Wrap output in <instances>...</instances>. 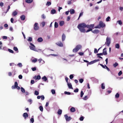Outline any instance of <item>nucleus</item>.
Here are the masks:
<instances>
[{"label":"nucleus","instance_id":"nucleus-45","mask_svg":"<svg viewBox=\"0 0 123 123\" xmlns=\"http://www.w3.org/2000/svg\"><path fill=\"white\" fill-rule=\"evenodd\" d=\"M118 63L117 62H116L115 63L113 64V66L115 68L117 66H118Z\"/></svg>","mask_w":123,"mask_h":123},{"label":"nucleus","instance_id":"nucleus-5","mask_svg":"<svg viewBox=\"0 0 123 123\" xmlns=\"http://www.w3.org/2000/svg\"><path fill=\"white\" fill-rule=\"evenodd\" d=\"M30 44L31 46H29V47L31 49L36 51H38L35 48V47L33 44L31 43H30Z\"/></svg>","mask_w":123,"mask_h":123},{"label":"nucleus","instance_id":"nucleus-12","mask_svg":"<svg viewBox=\"0 0 123 123\" xmlns=\"http://www.w3.org/2000/svg\"><path fill=\"white\" fill-rule=\"evenodd\" d=\"M56 44L60 47H62L63 46L62 43L60 42L57 43H56Z\"/></svg>","mask_w":123,"mask_h":123},{"label":"nucleus","instance_id":"nucleus-11","mask_svg":"<svg viewBox=\"0 0 123 123\" xmlns=\"http://www.w3.org/2000/svg\"><path fill=\"white\" fill-rule=\"evenodd\" d=\"M41 76L39 75H38L37 76H35L33 77V79L36 80H39L41 79Z\"/></svg>","mask_w":123,"mask_h":123},{"label":"nucleus","instance_id":"nucleus-48","mask_svg":"<svg viewBox=\"0 0 123 123\" xmlns=\"http://www.w3.org/2000/svg\"><path fill=\"white\" fill-rule=\"evenodd\" d=\"M84 94V93L82 91H81L80 93V97L82 98Z\"/></svg>","mask_w":123,"mask_h":123},{"label":"nucleus","instance_id":"nucleus-42","mask_svg":"<svg viewBox=\"0 0 123 123\" xmlns=\"http://www.w3.org/2000/svg\"><path fill=\"white\" fill-rule=\"evenodd\" d=\"M28 101L31 104L32 103V101L31 99H29L28 100Z\"/></svg>","mask_w":123,"mask_h":123},{"label":"nucleus","instance_id":"nucleus-23","mask_svg":"<svg viewBox=\"0 0 123 123\" xmlns=\"http://www.w3.org/2000/svg\"><path fill=\"white\" fill-rule=\"evenodd\" d=\"M70 111L72 112H74L75 111V108L74 107H72L70 109Z\"/></svg>","mask_w":123,"mask_h":123},{"label":"nucleus","instance_id":"nucleus-58","mask_svg":"<svg viewBox=\"0 0 123 123\" xmlns=\"http://www.w3.org/2000/svg\"><path fill=\"white\" fill-rule=\"evenodd\" d=\"M88 50L89 51V55H91L92 54V52H91L89 50V49H86V50Z\"/></svg>","mask_w":123,"mask_h":123},{"label":"nucleus","instance_id":"nucleus-40","mask_svg":"<svg viewBox=\"0 0 123 123\" xmlns=\"http://www.w3.org/2000/svg\"><path fill=\"white\" fill-rule=\"evenodd\" d=\"M88 98V97L87 96H86L83 98V99L84 100H87Z\"/></svg>","mask_w":123,"mask_h":123},{"label":"nucleus","instance_id":"nucleus-3","mask_svg":"<svg viewBox=\"0 0 123 123\" xmlns=\"http://www.w3.org/2000/svg\"><path fill=\"white\" fill-rule=\"evenodd\" d=\"M82 47L81 45H77L75 48L74 49L73 51L74 52H76L79 49H80Z\"/></svg>","mask_w":123,"mask_h":123},{"label":"nucleus","instance_id":"nucleus-35","mask_svg":"<svg viewBox=\"0 0 123 123\" xmlns=\"http://www.w3.org/2000/svg\"><path fill=\"white\" fill-rule=\"evenodd\" d=\"M119 45L118 43H117L116 44L115 47L116 48L118 49L119 48Z\"/></svg>","mask_w":123,"mask_h":123},{"label":"nucleus","instance_id":"nucleus-19","mask_svg":"<svg viewBox=\"0 0 123 123\" xmlns=\"http://www.w3.org/2000/svg\"><path fill=\"white\" fill-rule=\"evenodd\" d=\"M43 40V38L41 37L38 38L37 39V41L39 42H42Z\"/></svg>","mask_w":123,"mask_h":123},{"label":"nucleus","instance_id":"nucleus-50","mask_svg":"<svg viewBox=\"0 0 123 123\" xmlns=\"http://www.w3.org/2000/svg\"><path fill=\"white\" fill-rule=\"evenodd\" d=\"M41 24L42 25V26L43 27L45 25V22L44 21L43 22L41 23Z\"/></svg>","mask_w":123,"mask_h":123},{"label":"nucleus","instance_id":"nucleus-31","mask_svg":"<svg viewBox=\"0 0 123 123\" xmlns=\"http://www.w3.org/2000/svg\"><path fill=\"white\" fill-rule=\"evenodd\" d=\"M66 37L65 36L64 34H63L62 37V39L63 41H64Z\"/></svg>","mask_w":123,"mask_h":123},{"label":"nucleus","instance_id":"nucleus-47","mask_svg":"<svg viewBox=\"0 0 123 123\" xmlns=\"http://www.w3.org/2000/svg\"><path fill=\"white\" fill-rule=\"evenodd\" d=\"M17 65L20 67H21L22 66V64L21 63H18L17 64Z\"/></svg>","mask_w":123,"mask_h":123},{"label":"nucleus","instance_id":"nucleus-60","mask_svg":"<svg viewBox=\"0 0 123 123\" xmlns=\"http://www.w3.org/2000/svg\"><path fill=\"white\" fill-rule=\"evenodd\" d=\"M79 91V89L78 88H76L74 91V92H78Z\"/></svg>","mask_w":123,"mask_h":123},{"label":"nucleus","instance_id":"nucleus-20","mask_svg":"<svg viewBox=\"0 0 123 123\" xmlns=\"http://www.w3.org/2000/svg\"><path fill=\"white\" fill-rule=\"evenodd\" d=\"M70 13L71 14H74L75 12L74 10L73 9H71L70 10Z\"/></svg>","mask_w":123,"mask_h":123},{"label":"nucleus","instance_id":"nucleus-63","mask_svg":"<svg viewBox=\"0 0 123 123\" xmlns=\"http://www.w3.org/2000/svg\"><path fill=\"white\" fill-rule=\"evenodd\" d=\"M122 74V72L121 71H120L118 73V75L119 76H120Z\"/></svg>","mask_w":123,"mask_h":123},{"label":"nucleus","instance_id":"nucleus-4","mask_svg":"<svg viewBox=\"0 0 123 123\" xmlns=\"http://www.w3.org/2000/svg\"><path fill=\"white\" fill-rule=\"evenodd\" d=\"M12 88L13 89H15L16 88L18 90L20 89V87L18 86V84L17 82H15L14 85L12 86Z\"/></svg>","mask_w":123,"mask_h":123},{"label":"nucleus","instance_id":"nucleus-64","mask_svg":"<svg viewBox=\"0 0 123 123\" xmlns=\"http://www.w3.org/2000/svg\"><path fill=\"white\" fill-rule=\"evenodd\" d=\"M9 30L10 31H13V29L12 27H10L9 28Z\"/></svg>","mask_w":123,"mask_h":123},{"label":"nucleus","instance_id":"nucleus-7","mask_svg":"<svg viewBox=\"0 0 123 123\" xmlns=\"http://www.w3.org/2000/svg\"><path fill=\"white\" fill-rule=\"evenodd\" d=\"M99 61V59H96L90 62H89L88 64H87V66H88V65H91L93 64L96 62H97Z\"/></svg>","mask_w":123,"mask_h":123},{"label":"nucleus","instance_id":"nucleus-62","mask_svg":"<svg viewBox=\"0 0 123 123\" xmlns=\"http://www.w3.org/2000/svg\"><path fill=\"white\" fill-rule=\"evenodd\" d=\"M45 109L48 111H49L50 110V108L49 107L45 108Z\"/></svg>","mask_w":123,"mask_h":123},{"label":"nucleus","instance_id":"nucleus-25","mask_svg":"<svg viewBox=\"0 0 123 123\" xmlns=\"http://www.w3.org/2000/svg\"><path fill=\"white\" fill-rule=\"evenodd\" d=\"M20 18L22 20H24L25 19V16L24 15H23L20 16Z\"/></svg>","mask_w":123,"mask_h":123},{"label":"nucleus","instance_id":"nucleus-14","mask_svg":"<svg viewBox=\"0 0 123 123\" xmlns=\"http://www.w3.org/2000/svg\"><path fill=\"white\" fill-rule=\"evenodd\" d=\"M99 32V31L97 29H96L93 31L92 30V32L94 33H98Z\"/></svg>","mask_w":123,"mask_h":123},{"label":"nucleus","instance_id":"nucleus-27","mask_svg":"<svg viewBox=\"0 0 123 123\" xmlns=\"http://www.w3.org/2000/svg\"><path fill=\"white\" fill-rule=\"evenodd\" d=\"M62 112V110L60 109H59L58 110V112H57V113L59 115H60L61 114Z\"/></svg>","mask_w":123,"mask_h":123},{"label":"nucleus","instance_id":"nucleus-28","mask_svg":"<svg viewBox=\"0 0 123 123\" xmlns=\"http://www.w3.org/2000/svg\"><path fill=\"white\" fill-rule=\"evenodd\" d=\"M37 59L36 58H34L31 61L32 62L35 63L37 62Z\"/></svg>","mask_w":123,"mask_h":123},{"label":"nucleus","instance_id":"nucleus-44","mask_svg":"<svg viewBox=\"0 0 123 123\" xmlns=\"http://www.w3.org/2000/svg\"><path fill=\"white\" fill-rule=\"evenodd\" d=\"M51 92L53 94H54L55 93V91L54 89H52L51 90Z\"/></svg>","mask_w":123,"mask_h":123},{"label":"nucleus","instance_id":"nucleus-18","mask_svg":"<svg viewBox=\"0 0 123 123\" xmlns=\"http://www.w3.org/2000/svg\"><path fill=\"white\" fill-rule=\"evenodd\" d=\"M64 24V22L63 21H60L59 22V25L61 26H62Z\"/></svg>","mask_w":123,"mask_h":123},{"label":"nucleus","instance_id":"nucleus-17","mask_svg":"<svg viewBox=\"0 0 123 123\" xmlns=\"http://www.w3.org/2000/svg\"><path fill=\"white\" fill-rule=\"evenodd\" d=\"M17 12L16 10L15 11L13 12L12 14V15L13 16H15L17 14Z\"/></svg>","mask_w":123,"mask_h":123},{"label":"nucleus","instance_id":"nucleus-24","mask_svg":"<svg viewBox=\"0 0 123 123\" xmlns=\"http://www.w3.org/2000/svg\"><path fill=\"white\" fill-rule=\"evenodd\" d=\"M34 116H32V118L30 120V122L31 123H33L34 122Z\"/></svg>","mask_w":123,"mask_h":123},{"label":"nucleus","instance_id":"nucleus-30","mask_svg":"<svg viewBox=\"0 0 123 123\" xmlns=\"http://www.w3.org/2000/svg\"><path fill=\"white\" fill-rule=\"evenodd\" d=\"M13 49L15 51H17V53L18 52V49L17 47H14L13 48Z\"/></svg>","mask_w":123,"mask_h":123},{"label":"nucleus","instance_id":"nucleus-55","mask_svg":"<svg viewBox=\"0 0 123 123\" xmlns=\"http://www.w3.org/2000/svg\"><path fill=\"white\" fill-rule=\"evenodd\" d=\"M84 119V118L83 117V116H82L80 118V121H82Z\"/></svg>","mask_w":123,"mask_h":123},{"label":"nucleus","instance_id":"nucleus-37","mask_svg":"<svg viewBox=\"0 0 123 123\" xmlns=\"http://www.w3.org/2000/svg\"><path fill=\"white\" fill-rule=\"evenodd\" d=\"M55 28H57L58 26V23L56 22H55Z\"/></svg>","mask_w":123,"mask_h":123},{"label":"nucleus","instance_id":"nucleus-53","mask_svg":"<svg viewBox=\"0 0 123 123\" xmlns=\"http://www.w3.org/2000/svg\"><path fill=\"white\" fill-rule=\"evenodd\" d=\"M44 97L43 95H42L41 96V100H43L44 99Z\"/></svg>","mask_w":123,"mask_h":123},{"label":"nucleus","instance_id":"nucleus-16","mask_svg":"<svg viewBox=\"0 0 123 123\" xmlns=\"http://www.w3.org/2000/svg\"><path fill=\"white\" fill-rule=\"evenodd\" d=\"M69 89H73L71 84L70 83H67Z\"/></svg>","mask_w":123,"mask_h":123},{"label":"nucleus","instance_id":"nucleus-51","mask_svg":"<svg viewBox=\"0 0 123 123\" xmlns=\"http://www.w3.org/2000/svg\"><path fill=\"white\" fill-rule=\"evenodd\" d=\"M32 38L31 37H29L28 39V40L29 41H32Z\"/></svg>","mask_w":123,"mask_h":123},{"label":"nucleus","instance_id":"nucleus-15","mask_svg":"<svg viewBox=\"0 0 123 123\" xmlns=\"http://www.w3.org/2000/svg\"><path fill=\"white\" fill-rule=\"evenodd\" d=\"M23 116L25 119L28 117V115L27 113H25L23 114Z\"/></svg>","mask_w":123,"mask_h":123},{"label":"nucleus","instance_id":"nucleus-13","mask_svg":"<svg viewBox=\"0 0 123 123\" xmlns=\"http://www.w3.org/2000/svg\"><path fill=\"white\" fill-rule=\"evenodd\" d=\"M106 49V48H105L103 49V54L105 55H106L107 54Z\"/></svg>","mask_w":123,"mask_h":123},{"label":"nucleus","instance_id":"nucleus-38","mask_svg":"<svg viewBox=\"0 0 123 123\" xmlns=\"http://www.w3.org/2000/svg\"><path fill=\"white\" fill-rule=\"evenodd\" d=\"M39 94V92L36 91H35L34 92V94L36 95H38Z\"/></svg>","mask_w":123,"mask_h":123},{"label":"nucleus","instance_id":"nucleus-33","mask_svg":"<svg viewBox=\"0 0 123 123\" xmlns=\"http://www.w3.org/2000/svg\"><path fill=\"white\" fill-rule=\"evenodd\" d=\"M40 110L41 111L43 112V108L42 106H40L39 107Z\"/></svg>","mask_w":123,"mask_h":123},{"label":"nucleus","instance_id":"nucleus-6","mask_svg":"<svg viewBox=\"0 0 123 123\" xmlns=\"http://www.w3.org/2000/svg\"><path fill=\"white\" fill-rule=\"evenodd\" d=\"M111 38L108 37H107L106 39V41L105 42V44L108 46H109V45L111 43Z\"/></svg>","mask_w":123,"mask_h":123},{"label":"nucleus","instance_id":"nucleus-49","mask_svg":"<svg viewBox=\"0 0 123 123\" xmlns=\"http://www.w3.org/2000/svg\"><path fill=\"white\" fill-rule=\"evenodd\" d=\"M119 96V94L118 93H117L115 95V97L116 98H118Z\"/></svg>","mask_w":123,"mask_h":123},{"label":"nucleus","instance_id":"nucleus-32","mask_svg":"<svg viewBox=\"0 0 123 123\" xmlns=\"http://www.w3.org/2000/svg\"><path fill=\"white\" fill-rule=\"evenodd\" d=\"M51 4V2H50L48 1L47 2V3L46 4V6H49Z\"/></svg>","mask_w":123,"mask_h":123},{"label":"nucleus","instance_id":"nucleus-34","mask_svg":"<svg viewBox=\"0 0 123 123\" xmlns=\"http://www.w3.org/2000/svg\"><path fill=\"white\" fill-rule=\"evenodd\" d=\"M101 88L102 89H104L105 88V85L104 83H102L101 84Z\"/></svg>","mask_w":123,"mask_h":123},{"label":"nucleus","instance_id":"nucleus-43","mask_svg":"<svg viewBox=\"0 0 123 123\" xmlns=\"http://www.w3.org/2000/svg\"><path fill=\"white\" fill-rule=\"evenodd\" d=\"M21 92H23L24 93L25 92V90L22 87H21Z\"/></svg>","mask_w":123,"mask_h":123},{"label":"nucleus","instance_id":"nucleus-10","mask_svg":"<svg viewBox=\"0 0 123 123\" xmlns=\"http://www.w3.org/2000/svg\"><path fill=\"white\" fill-rule=\"evenodd\" d=\"M65 117L67 121H69L71 119V117H68L67 115H65Z\"/></svg>","mask_w":123,"mask_h":123},{"label":"nucleus","instance_id":"nucleus-1","mask_svg":"<svg viewBox=\"0 0 123 123\" xmlns=\"http://www.w3.org/2000/svg\"><path fill=\"white\" fill-rule=\"evenodd\" d=\"M87 25L85 23H81L79 24L77 26V28L82 32H85L86 30L84 28L86 27Z\"/></svg>","mask_w":123,"mask_h":123},{"label":"nucleus","instance_id":"nucleus-41","mask_svg":"<svg viewBox=\"0 0 123 123\" xmlns=\"http://www.w3.org/2000/svg\"><path fill=\"white\" fill-rule=\"evenodd\" d=\"M65 94L68 95H69L71 94V93L69 92L65 91L64 92Z\"/></svg>","mask_w":123,"mask_h":123},{"label":"nucleus","instance_id":"nucleus-61","mask_svg":"<svg viewBox=\"0 0 123 123\" xmlns=\"http://www.w3.org/2000/svg\"><path fill=\"white\" fill-rule=\"evenodd\" d=\"M79 54L80 55H84V53H83L81 52H80L79 53Z\"/></svg>","mask_w":123,"mask_h":123},{"label":"nucleus","instance_id":"nucleus-52","mask_svg":"<svg viewBox=\"0 0 123 123\" xmlns=\"http://www.w3.org/2000/svg\"><path fill=\"white\" fill-rule=\"evenodd\" d=\"M4 50L7 51V49L6 47H4L2 49Z\"/></svg>","mask_w":123,"mask_h":123},{"label":"nucleus","instance_id":"nucleus-36","mask_svg":"<svg viewBox=\"0 0 123 123\" xmlns=\"http://www.w3.org/2000/svg\"><path fill=\"white\" fill-rule=\"evenodd\" d=\"M110 17H109L108 16L106 19V21L107 22L109 21L110 20Z\"/></svg>","mask_w":123,"mask_h":123},{"label":"nucleus","instance_id":"nucleus-9","mask_svg":"<svg viewBox=\"0 0 123 123\" xmlns=\"http://www.w3.org/2000/svg\"><path fill=\"white\" fill-rule=\"evenodd\" d=\"M94 26V24L91 25H87L86 27L89 28L90 29L92 30V29L93 28Z\"/></svg>","mask_w":123,"mask_h":123},{"label":"nucleus","instance_id":"nucleus-54","mask_svg":"<svg viewBox=\"0 0 123 123\" xmlns=\"http://www.w3.org/2000/svg\"><path fill=\"white\" fill-rule=\"evenodd\" d=\"M42 18L43 19H45L46 18V17L44 14H42L41 16Z\"/></svg>","mask_w":123,"mask_h":123},{"label":"nucleus","instance_id":"nucleus-29","mask_svg":"<svg viewBox=\"0 0 123 123\" xmlns=\"http://www.w3.org/2000/svg\"><path fill=\"white\" fill-rule=\"evenodd\" d=\"M33 0H25V1L26 2L30 3H31L33 1Z\"/></svg>","mask_w":123,"mask_h":123},{"label":"nucleus","instance_id":"nucleus-8","mask_svg":"<svg viewBox=\"0 0 123 123\" xmlns=\"http://www.w3.org/2000/svg\"><path fill=\"white\" fill-rule=\"evenodd\" d=\"M38 25L37 23H35L34 24V28L35 30H37L39 29V27L38 26Z\"/></svg>","mask_w":123,"mask_h":123},{"label":"nucleus","instance_id":"nucleus-57","mask_svg":"<svg viewBox=\"0 0 123 123\" xmlns=\"http://www.w3.org/2000/svg\"><path fill=\"white\" fill-rule=\"evenodd\" d=\"M98 51L97 50V49L96 48H95L94 50V52L95 53H97L98 52Z\"/></svg>","mask_w":123,"mask_h":123},{"label":"nucleus","instance_id":"nucleus-2","mask_svg":"<svg viewBox=\"0 0 123 123\" xmlns=\"http://www.w3.org/2000/svg\"><path fill=\"white\" fill-rule=\"evenodd\" d=\"M105 26V24L102 21H100L99 23V25L95 27V28H99L100 27H104Z\"/></svg>","mask_w":123,"mask_h":123},{"label":"nucleus","instance_id":"nucleus-39","mask_svg":"<svg viewBox=\"0 0 123 123\" xmlns=\"http://www.w3.org/2000/svg\"><path fill=\"white\" fill-rule=\"evenodd\" d=\"M119 25H121L122 24V22L121 20H119L117 21Z\"/></svg>","mask_w":123,"mask_h":123},{"label":"nucleus","instance_id":"nucleus-59","mask_svg":"<svg viewBox=\"0 0 123 123\" xmlns=\"http://www.w3.org/2000/svg\"><path fill=\"white\" fill-rule=\"evenodd\" d=\"M74 77V76L73 74H71L69 76L70 78V79H72Z\"/></svg>","mask_w":123,"mask_h":123},{"label":"nucleus","instance_id":"nucleus-22","mask_svg":"<svg viewBox=\"0 0 123 123\" xmlns=\"http://www.w3.org/2000/svg\"><path fill=\"white\" fill-rule=\"evenodd\" d=\"M42 79L44 81H46L47 80V78L45 76H43V77L42 78Z\"/></svg>","mask_w":123,"mask_h":123},{"label":"nucleus","instance_id":"nucleus-26","mask_svg":"<svg viewBox=\"0 0 123 123\" xmlns=\"http://www.w3.org/2000/svg\"><path fill=\"white\" fill-rule=\"evenodd\" d=\"M23 72L24 73H25L26 74H27L28 72V69L27 68H26L25 69H24L23 70Z\"/></svg>","mask_w":123,"mask_h":123},{"label":"nucleus","instance_id":"nucleus-46","mask_svg":"<svg viewBox=\"0 0 123 123\" xmlns=\"http://www.w3.org/2000/svg\"><path fill=\"white\" fill-rule=\"evenodd\" d=\"M8 50L11 53H13L14 52L12 50L10 49H8Z\"/></svg>","mask_w":123,"mask_h":123},{"label":"nucleus","instance_id":"nucleus-21","mask_svg":"<svg viewBox=\"0 0 123 123\" xmlns=\"http://www.w3.org/2000/svg\"><path fill=\"white\" fill-rule=\"evenodd\" d=\"M56 11L55 10L53 9L51 10L50 13L52 14H54L56 13Z\"/></svg>","mask_w":123,"mask_h":123},{"label":"nucleus","instance_id":"nucleus-56","mask_svg":"<svg viewBox=\"0 0 123 123\" xmlns=\"http://www.w3.org/2000/svg\"><path fill=\"white\" fill-rule=\"evenodd\" d=\"M83 80L82 79H80L79 80V81L81 83H82L83 81Z\"/></svg>","mask_w":123,"mask_h":123}]
</instances>
